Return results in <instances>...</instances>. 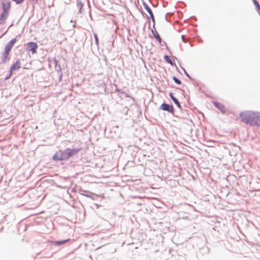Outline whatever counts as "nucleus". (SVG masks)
<instances>
[{
  "mask_svg": "<svg viewBox=\"0 0 260 260\" xmlns=\"http://www.w3.org/2000/svg\"><path fill=\"white\" fill-rule=\"evenodd\" d=\"M241 120L247 124L255 125L260 124V113L245 111L240 115Z\"/></svg>",
  "mask_w": 260,
  "mask_h": 260,
  "instance_id": "f257e3e1",
  "label": "nucleus"
},
{
  "mask_svg": "<svg viewBox=\"0 0 260 260\" xmlns=\"http://www.w3.org/2000/svg\"><path fill=\"white\" fill-rule=\"evenodd\" d=\"M52 159L55 160H63L68 159L66 150H58L52 156Z\"/></svg>",
  "mask_w": 260,
  "mask_h": 260,
  "instance_id": "f03ea898",
  "label": "nucleus"
},
{
  "mask_svg": "<svg viewBox=\"0 0 260 260\" xmlns=\"http://www.w3.org/2000/svg\"><path fill=\"white\" fill-rule=\"evenodd\" d=\"M21 68V61L19 59L16 60L10 67V75L6 79H8L12 75L13 71H15Z\"/></svg>",
  "mask_w": 260,
  "mask_h": 260,
  "instance_id": "7ed1b4c3",
  "label": "nucleus"
},
{
  "mask_svg": "<svg viewBox=\"0 0 260 260\" xmlns=\"http://www.w3.org/2000/svg\"><path fill=\"white\" fill-rule=\"evenodd\" d=\"M66 150L69 159L70 157H72L78 154L79 152L81 150V148H67L66 149Z\"/></svg>",
  "mask_w": 260,
  "mask_h": 260,
  "instance_id": "20e7f679",
  "label": "nucleus"
},
{
  "mask_svg": "<svg viewBox=\"0 0 260 260\" xmlns=\"http://www.w3.org/2000/svg\"><path fill=\"white\" fill-rule=\"evenodd\" d=\"M27 49L29 51H31L32 54L37 52L38 45L36 43L29 42L27 44Z\"/></svg>",
  "mask_w": 260,
  "mask_h": 260,
  "instance_id": "39448f33",
  "label": "nucleus"
},
{
  "mask_svg": "<svg viewBox=\"0 0 260 260\" xmlns=\"http://www.w3.org/2000/svg\"><path fill=\"white\" fill-rule=\"evenodd\" d=\"M9 51L6 50L5 49V50L4 52L2 54L1 56V61L2 63H6L7 61L9 59V54H10Z\"/></svg>",
  "mask_w": 260,
  "mask_h": 260,
  "instance_id": "423d86ee",
  "label": "nucleus"
},
{
  "mask_svg": "<svg viewBox=\"0 0 260 260\" xmlns=\"http://www.w3.org/2000/svg\"><path fill=\"white\" fill-rule=\"evenodd\" d=\"M9 14V11L6 8H4V11L0 17V24H3L7 19Z\"/></svg>",
  "mask_w": 260,
  "mask_h": 260,
  "instance_id": "0eeeda50",
  "label": "nucleus"
},
{
  "mask_svg": "<svg viewBox=\"0 0 260 260\" xmlns=\"http://www.w3.org/2000/svg\"><path fill=\"white\" fill-rule=\"evenodd\" d=\"M160 108L164 111H167L170 113H173L174 111L173 106H170L165 103H163L161 105Z\"/></svg>",
  "mask_w": 260,
  "mask_h": 260,
  "instance_id": "6e6552de",
  "label": "nucleus"
},
{
  "mask_svg": "<svg viewBox=\"0 0 260 260\" xmlns=\"http://www.w3.org/2000/svg\"><path fill=\"white\" fill-rule=\"evenodd\" d=\"M16 42L15 38L12 39L5 46V49L10 51L14 44Z\"/></svg>",
  "mask_w": 260,
  "mask_h": 260,
  "instance_id": "1a4fd4ad",
  "label": "nucleus"
},
{
  "mask_svg": "<svg viewBox=\"0 0 260 260\" xmlns=\"http://www.w3.org/2000/svg\"><path fill=\"white\" fill-rule=\"evenodd\" d=\"M214 105L217 107L222 113H224L225 112V108L224 106L222 104L218 102H213Z\"/></svg>",
  "mask_w": 260,
  "mask_h": 260,
  "instance_id": "9d476101",
  "label": "nucleus"
},
{
  "mask_svg": "<svg viewBox=\"0 0 260 260\" xmlns=\"http://www.w3.org/2000/svg\"><path fill=\"white\" fill-rule=\"evenodd\" d=\"M152 32L153 35H154V37L155 38V39L158 41L159 43L160 44L161 42V39L160 37L159 36V35H158L157 31L152 30Z\"/></svg>",
  "mask_w": 260,
  "mask_h": 260,
  "instance_id": "9b49d317",
  "label": "nucleus"
},
{
  "mask_svg": "<svg viewBox=\"0 0 260 260\" xmlns=\"http://www.w3.org/2000/svg\"><path fill=\"white\" fill-rule=\"evenodd\" d=\"M146 10L148 12V13L150 14V17L152 18V20L154 21V17L153 13H152L151 9L147 7L146 8Z\"/></svg>",
  "mask_w": 260,
  "mask_h": 260,
  "instance_id": "f8f14e48",
  "label": "nucleus"
},
{
  "mask_svg": "<svg viewBox=\"0 0 260 260\" xmlns=\"http://www.w3.org/2000/svg\"><path fill=\"white\" fill-rule=\"evenodd\" d=\"M69 240H70L69 239H67V240H65L61 241H55L54 242V244L56 245H59L61 244H65L67 242L69 241Z\"/></svg>",
  "mask_w": 260,
  "mask_h": 260,
  "instance_id": "ddd939ff",
  "label": "nucleus"
},
{
  "mask_svg": "<svg viewBox=\"0 0 260 260\" xmlns=\"http://www.w3.org/2000/svg\"><path fill=\"white\" fill-rule=\"evenodd\" d=\"M165 60L169 63L171 64H173L172 61L171 59L170 58L169 56L168 55H165L164 56Z\"/></svg>",
  "mask_w": 260,
  "mask_h": 260,
  "instance_id": "4468645a",
  "label": "nucleus"
},
{
  "mask_svg": "<svg viewBox=\"0 0 260 260\" xmlns=\"http://www.w3.org/2000/svg\"><path fill=\"white\" fill-rule=\"evenodd\" d=\"M173 79L176 83H177L178 84H181V82L180 80H179L178 79H177L176 77L174 76L173 77Z\"/></svg>",
  "mask_w": 260,
  "mask_h": 260,
  "instance_id": "2eb2a0df",
  "label": "nucleus"
},
{
  "mask_svg": "<svg viewBox=\"0 0 260 260\" xmlns=\"http://www.w3.org/2000/svg\"><path fill=\"white\" fill-rule=\"evenodd\" d=\"M172 100L173 101V102H174V103H175L177 105V106H178V107H179V108L180 107V104H179V103L178 101V100H177L175 97H174L173 98H172Z\"/></svg>",
  "mask_w": 260,
  "mask_h": 260,
  "instance_id": "dca6fc26",
  "label": "nucleus"
},
{
  "mask_svg": "<svg viewBox=\"0 0 260 260\" xmlns=\"http://www.w3.org/2000/svg\"><path fill=\"white\" fill-rule=\"evenodd\" d=\"M172 100L173 101V102H174V103H175L177 105V106H178V107H179V108L180 107V104H179V103L178 101V100H177L175 97H174L173 98H172Z\"/></svg>",
  "mask_w": 260,
  "mask_h": 260,
  "instance_id": "f3484780",
  "label": "nucleus"
},
{
  "mask_svg": "<svg viewBox=\"0 0 260 260\" xmlns=\"http://www.w3.org/2000/svg\"><path fill=\"white\" fill-rule=\"evenodd\" d=\"M16 4H20L22 3L25 0H12Z\"/></svg>",
  "mask_w": 260,
  "mask_h": 260,
  "instance_id": "a211bd4d",
  "label": "nucleus"
},
{
  "mask_svg": "<svg viewBox=\"0 0 260 260\" xmlns=\"http://www.w3.org/2000/svg\"><path fill=\"white\" fill-rule=\"evenodd\" d=\"M94 37H95V39L96 42L98 43V38L97 35H94Z\"/></svg>",
  "mask_w": 260,
  "mask_h": 260,
  "instance_id": "6ab92c4d",
  "label": "nucleus"
},
{
  "mask_svg": "<svg viewBox=\"0 0 260 260\" xmlns=\"http://www.w3.org/2000/svg\"><path fill=\"white\" fill-rule=\"evenodd\" d=\"M169 95H170V98H171V99H172V98H173L174 97L173 96V94L172 93H170Z\"/></svg>",
  "mask_w": 260,
  "mask_h": 260,
  "instance_id": "aec40b11",
  "label": "nucleus"
},
{
  "mask_svg": "<svg viewBox=\"0 0 260 260\" xmlns=\"http://www.w3.org/2000/svg\"><path fill=\"white\" fill-rule=\"evenodd\" d=\"M85 196L87 197H89V196H88V195H85Z\"/></svg>",
  "mask_w": 260,
  "mask_h": 260,
  "instance_id": "412c9836",
  "label": "nucleus"
}]
</instances>
